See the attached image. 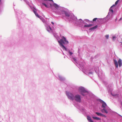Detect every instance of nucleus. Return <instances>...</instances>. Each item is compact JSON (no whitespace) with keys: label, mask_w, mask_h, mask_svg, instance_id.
Segmentation results:
<instances>
[{"label":"nucleus","mask_w":122,"mask_h":122,"mask_svg":"<svg viewBox=\"0 0 122 122\" xmlns=\"http://www.w3.org/2000/svg\"><path fill=\"white\" fill-rule=\"evenodd\" d=\"M97 18H95L93 19L92 20L93 21H95L97 19Z\"/></svg>","instance_id":"21"},{"label":"nucleus","mask_w":122,"mask_h":122,"mask_svg":"<svg viewBox=\"0 0 122 122\" xmlns=\"http://www.w3.org/2000/svg\"><path fill=\"white\" fill-rule=\"evenodd\" d=\"M105 37H106V38L107 39H108L109 37V35H106L105 36Z\"/></svg>","instance_id":"19"},{"label":"nucleus","mask_w":122,"mask_h":122,"mask_svg":"<svg viewBox=\"0 0 122 122\" xmlns=\"http://www.w3.org/2000/svg\"><path fill=\"white\" fill-rule=\"evenodd\" d=\"M69 53L70 55H72L73 54L70 51H69Z\"/></svg>","instance_id":"24"},{"label":"nucleus","mask_w":122,"mask_h":122,"mask_svg":"<svg viewBox=\"0 0 122 122\" xmlns=\"http://www.w3.org/2000/svg\"><path fill=\"white\" fill-rule=\"evenodd\" d=\"M112 95V96H116V94H115V95Z\"/></svg>","instance_id":"29"},{"label":"nucleus","mask_w":122,"mask_h":122,"mask_svg":"<svg viewBox=\"0 0 122 122\" xmlns=\"http://www.w3.org/2000/svg\"><path fill=\"white\" fill-rule=\"evenodd\" d=\"M1 0H0V1Z\"/></svg>","instance_id":"36"},{"label":"nucleus","mask_w":122,"mask_h":122,"mask_svg":"<svg viewBox=\"0 0 122 122\" xmlns=\"http://www.w3.org/2000/svg\"><path fill=\"white\" fill-rule=\"evenodd\" d=\"M79 91L81 93V94L84 96V95L82 94V93H86L87 92V91H86L84 88L83 87H80L79 88Z\"/></svg>","instance_id":"5"},{"label":"nucleus","mask_w":122,"mask_h":122,"mask_svg":"<svg viewBox=\"0 0 122 122\" xmlns=\"http://www.w3.org/2000/svg\"><path fill=\"white\" fill-rule=\"evenodd\" d=\"M64 12L66 16L69 17L70 16V14L69 13L67 12L66 11H64Z\"/></svg>","instance_id":"12"},{"label":"nucleus","mask_w":122,"mask_h":122,"mask_svg":"<svg viewBox=\"0 0 122 122\" xmlns=\"http://www.w3.org/2000/svg\"><path fill=\"white\" fill-rule=\"evenodd\" d=\"M121 19H122V18H121L119 20H121Z\"/></svg>","instance_id":"31"},{"label":"nucleus","mask_w":122,"mask_h":122,"mask_svg":"<svg viewBox=\"0 0 122 122\" xmlns=\"http://www.w3.org/2000/svg\"><path fill=\"white\" fill-rule=\"evenodd\" d=\"M120 103L121 105L122 106V101H120Z\"/></svg>","instance_id":"26"},{"label":"nucleus","mask_w":122,"mask_h":122,"mask_svg":"<svg viewBox=\"0 0 122 122\" xmlns=\"http://www.w3.org/2000/svg\"><path fill=\"white\" fill-rule=\"evenodd\" d=\"M43 0L44 1H47V0H48V1H52V3H53V0Z\"/></svg>","instance_id":"23"},{"label":"nucleus","mask_w":122,"mask_h":122,"mask_svg":"<svg viewBox=\"0 0 122 122\" xmlns=\"http://www.w3.org/2000/svg\"><path fill=\"white\" fill-rule=\"evenodd\" d=\"M66 94L69 98L70 99L72 100H73L74 99V96L72 93L67 92H66Z\"/></svg>","instance_id":"3"},{"label":"nucleus","mask_w":122,"mask_h":122,"mask_svg":"<svg viewBox=\"0 0 122 122\" xmlns=\"http://www.w3.org/2000/svg\"><path fill=\"white\" fill-rule=\"evenodd\" d=\"M77 102H80L81 101V96L79 95H77L74 96V99Z\"/></svg>","instance_id":"4"},{"label":"nucleus","mask_w":122,"mask_h":122,"mask_svg":"<svg viewBox=\"0 0 122 122\" xmlns=\"http://www.w3.org/2000/svg\"><path fill=\"white\" fill-rule=\"evenodd\" d=\"M112 6H111L110 8V11L112 13L113 12V10L112 9Z\"/></svg>","instance_id":"18"},{"label":"nucleus","mask_w":122,"mask_h":122,"mask_svg":"<svg viewBox=\"0 0 122 122\" xmlns=\"http://www.w3.org/2000/svg\"><path fill=\"white\" fill-rule=\"evenodd\" d=\"M88 20H86V21H87V22H88Z\"/></svg>","instance_id":"32"},{"label":"nucleus","mask_w":122,"mask_h":122,"mask_svg":"<svg viewBox=\"0 0 122 122\" xmlns=\"http://www.w3.org/2000/svg\"><path fill=\"white\" fill-rule=\"evenodd\" d=\"M114 64L117 68H118V64L117 61L116 60H114Z\"/></svg>","instance_id":"11"},{"label":"nucleus","mask_w":122,"mask_h":122,"mask_svg":"<svg viewBox=\"0 0 122 122\" xmlns=\"http://www.w3.org/2000/svg\"><path fill=\"white\" fill-rule=\"evenodd\" d=\"M116 38V37H114V36H113V40L114 41V39L115 38Z\"/></svg>","instance_id":"25"},{"label":"nucleus","mask_w":122,"mask_h":122,"mask_svg":"<svg viewBox=\"0 0 122 122\" xmlns=\"http://www.w3.org/2000/svg\"><path fill=\"white\" fill-rule=\"evenodd\" d=\"M119 1V0H117L115 3V4L116 5L118 4V2Z\"/></svg>","instance_id":"20"},{"label":"nucleus","mask_w":122,"mask_h":122,"mask_svg":"<svg viewBox=\"0 0 122 122\" xmlns=\"http://www.w3.org/2000/svg\"><path fill=\"white\" fill-rule=\"evenodd\" d=\"M50 30H51V29L50 27Z\"/></svg>","instance_id":"34"},{"label":"nucleus","mask_w":122,"mask_h":122,"mask_svg":"<svg viewBox=\"0 0 122 122\" xmlns=\"http://www.w3.org/2000/svg\"><path fill=\"white\" fill-rule=\"evenodd\" d=\"M87 119L89 122H93L91 118L89 116H87Z\"/></svg>","instance_id":"10"},{"label":"nucleus","mask_w":122,"mask_h":122,"mask_svg":"<svg viewBox=\"0 0 122 122\" xmlns=\"http://www.w3.org/2000/svg\"><path fill=\"white\" fill-rule=\"evenodd\" d=\"M63 38L62 39H61L60 41H58V42L59 43L60 45L61 46L63 49H65L66 50V49L65 47L63 45L65 43V42L63 41L64 40L66 44H68V41H67L66 40V38L63 36H62Z\"/></svg>","instance_id":"1"},{"label":"nucleus","mask_w":122,"mask_h":122,"mask_svg":"<svg viewBox=\"0 0 122 122\" xmlns=\"http://www.w3.org/2000/svg\"><path fill=\"white\" fill-rule=\"evenodd\" d=\"M119 115L120 116H121L122 117V116H121V115Z\"/></svg>","instance_id":"35"},{"label":"nucleus","mask_w":122,"mask_h":122,"mask_svg":"<svg viewBox=\"0 0 122 122\" xmlns=\"http://www.w3.org/2000/svg\"><path fill=\"white\" fill-rule=\"evenodd\" d=\"M97 25H96L95 26L92 27L89 30H92L95 29L97 28Z\"/></svg>","instance_id":"13"},{"label":"nucleus","mask_w":122,"mask_h":122,"mask_svg":"<svg viewBox=\"0 0 122 122\" xmlns=\"http://www.w3.org/2000/svg\"><path fill=\"white\" fill-rule=\"evenodd\" d=\"M51 23L53 25H54V23L53 22H51Z\"/></svg>","instance_id":"27"},{"label":"nucleus","mask_w":122,"mask_h":122,"mask_svg":"<svg viewBox=\"0 0 122 122\" xmlns=\"http://www.w3.org/2000/svg\"><path fill=\"white\" fill-rule=\"evenodd\" d=\"M99 102L102 104V107L105 108L107 106V105L106 103L103 101L101 100H100L99 101Z\"/></svg>","instance_id":"6"},{"label":"nucleus","mask_w":122,"mask_h":122,"mask_svg":"<svg viewBox=\"0 0 122 122\" xmlns=\"http://www.w3.org/2000/svg\"><path fill=\"white\" fill-rule=\"evenodd\" d=\"M120 42L121 43H122V42H121L120 41Z\"/></svg>","instance_id":"33"},{"label":"nucleus","mask_w":122,"mask_h":122,"mask_svg":"<svg viewBox=\"0 0 122 122\" xmlns=\"http://www.w3.org/2000/svg\"><path fill=\"white\" fill-rule=\"evenodd\" d=\"M33 11L34 12V13L36 15V16L37 17H38L41 19V16H39L38 15V14L36 13V9L34 8V9L33 10Z\"/></svg>","instance_id":"7"},{"label":"nucleus","mask_w":122,"mask_h":122,"mask_svg":"<svg viewBox=\"0 0 122 122\" xmlns=\"http://www.w3.org/2000/svg\"><path fill=\"white\" fill-rule=\"evenodd\" d=\"M93 25L92 24H89L88 25H85L84 26V27H89L92 26Z\"/></svg>","instance_id":"15"},{"label":"nucleus","mask_w":122,"mask_h":122,"mask_svg":"<svg viewBox=\"0 0 122 122\" xmlns=\"http://www.w3.org/2000/svg\"><path fill=\"white\" fill-rule=\"evenodd\" d=\"M122 60L120 59H119L118 61V63L119 67H120L122 65Z\"/></svg>","instance_id":"8"},{"label":"nucleus","mask_w":122,"mask_h":122,"mask_svg":"<svg viewBox=\"0 0 122 122\" xmlns=\"http://www.w3.org/2000/svg\"><path fill=\"white\" fill-rule=\"evenodd\" d=\"M47 4L43 3H42V4L43 5H44L46 7L48 8H50L52 10H53V4L49 2H47Z\"/></svg>","instance_id":"2"},{"label":"nucleus","mask_w":122,"mask_h":122,"mask_svg":"<svg viewBox=\"0 0 122 122\" xmlns=\"http://www.w3.org/2000/svg\"><path fill=\"white\" fill-rule=\"evenodd\" d=\"M115 5H113L112 6V7L113 6H115Z\"/></svg>","instance_id":"30"},{"label":"nucleus","mask_w":122,"mask_h":122,"mask_svg":"<svg viewBox=\"0 0 122 122\" xmlns=\"http://www.w3.org/2000/svg\"><path fill=\"white\" fill-rule=\"evenodd\" d=\"M101 111L103 113L105 112L106 113H108L107 111L106 110L105 108H104L103 109H102L101 110Z\"/></svg>","instance_id":"14"},{"label":"nucleus","mask_w":122,"mask_h":122,"mask_svg":"<svg viewBox=\"0 0 122 122\" xmlns=\"http://www.w3.org/2000/svg\"><path fill=\"white\" fill-rule=\"evenodd\" d=\"M121 40H120V41H122V38H121Z\"/></svg>","instance_id":"28"},{"label":"nucleus","mask_w":122,"mask_h":122,"mask_svg":"<svg viewBox=\"0 0 122 122\" xmlns=\"http://www.w3.org/2000/svg\"><path fill=\"white\" fill-rule=\"evenodd\" d=\"M92 118L95 119L97 120H101V119L97 117H93Z\"/></svg>","instance_id":"17"},{"label":"nucleus","mask_w":122,"mask_h":122,"mask_svg":"<svg viewBox=\"0 0 122 122\" xmlns=\"http://www.w3.org/2000/svg\"><path fill=\"white\" fill-rule=\"evenodd\" d=\"M96 113L99 116H103V114L100 113L96 112Z\"/></svg>","instance_id":"16"},{"label":"nucleus","mask_w":122,"mask_h":122,"mask_svg":"<svg viewBox=\"0 0 122 122\" xmlns=\"http://www.w3.org/2000/svg\"><path fill=\"white\" fill-rule=\"evenodd\" d=\"M72 60H73V61H75V62H76V59L75 58H72Z\"/></svg>","instance_id":"22"},{"label":"nucleus","mask_w":122,"mask_h":122,"mask_svg":"<svg viewBox=\"0 0 122 122\" xmlns=\"http://www.w3.org/2000/svg\"><path fill=\"white\" fill-rule=\"evenodd\" d=\"M54 6L56 9H58L59 7V6L56 4L54 3L53 4V6Z\"/></svg>","instance_id":"9"}]
</instances>
